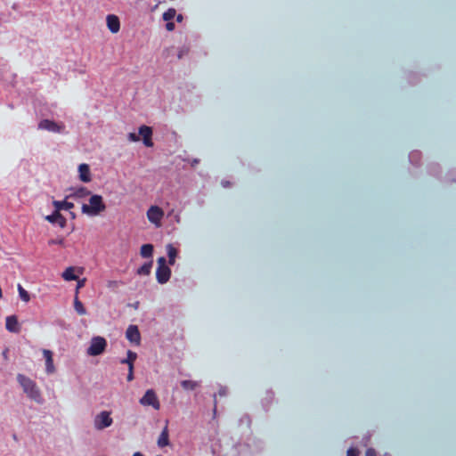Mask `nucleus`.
<instances>
[{
    "label": "nucleus",
    "instance_id": "a878e982",
    "mask_svg": "<svg viewBox=\"0 0 456 456\" xmlns=\"http://www.w3.org/2000/svg\"><path fill=\"white\" fill-rule=\"evenodd\" d=\"M18 292H19V296H20V299L23 300L24 302L27 303L30 300L28 292L27 290H25L24 288L20 284H18Z\"/></svg>",
    "mask_w": 456,
    "mask_h": 456
},
{
    "label": "nucleus",
    "instance_id": "58836bf2",
    "mask_svg": "<svg viewBox=\"0 0 456 456\" xmlns=\"http://www.w3.org/2000/svg\"><path fill=\"white\" fill-rule=\"evenodd\" d=\"M198 163H199V160L198 159H194L191 165L194 166V165H196Z\"/></svg>",
    "mask_w": 456,
    "mask_h": 456
},
{
    "label": "nucleus",
    "instance_id": "5701e85b",
    "mask_svg": "<svg viewBox=\"0 0 456 456\" xmlns=\"http://www.w3.org/2000/svg\"><path fill=\"white\" fill-rule=\"evenodd\" d=\"M74 308L79 315H85L86 314V310L83 303L77 298V296L74 299Z\"/></svg>",
    "mask_w": 456,
    "mask_h": 456
},
{
    "label": "nucleus",
    "instance_id": "c9c22d12",
    "mask_svg": "<svg viewBox=\"0 0 456 456\" xmlns=\"http://www.w3.org/2000/svg\"><path fill=\"white\" fill-rule=\"evenodd\" d=\"M166 28H167L168 31H172V30H174V28H175V24H174V22H167V23L166 24Z\"/></svg>",
    "mask_w": 456,
    "mask_h": 456
},
{
    "label": "nucleus",
    "instance_id": "7c9ffc66",
    "mask_svg": "<svg viewBox=\"0 0 456 456\" xmlns=\"http://www.w3.org/2000/svg\"><path fill=\"white\" fill-rule=\"evenodd\" d=\"M359 452L354 448H349L346 452V456H358Z\"/></svg>",
    "mask_w": 456,
    "mask_h": 456
},
{
    "label": "nucleus",
    "instance_id": "473e14b6",
    "mask_svg": "<svg viewBox=\"0 0 456 456\" xmlns=\"http://www.w3.org/2000/svg\"><path fill=\"white\" fill-rule=\"evenodd\" d=\"M365 456H377L376 451L373 448H369L366 451Z\"/></svg>",
    "mask_w": 456,
    "mask_h": 456
},
{
    "label": "nucleus",
    "instance_id": "cd10ccee",
    "mask_svg": "<svg viewBox=\"0 0 456 456\" xmlns=\"http://www.w3.org/2000/svg\"><path fill=\"white\" fill-rule=\"evenodd\" d=\"M63 242H64V239H62V238L53 239V240H49V245H54V244L63 245Z\"/></svg>",
    "mask_w": 456,
    "mask_h": 456
},
{
    "label": "nucleus",
    "instance_id": "412c9836",
    "mask_svg": "<svg viewBox=\"0 0 456 456\" xmlns=\"http://www.w3.org/2000/svg\"><path fill=\"white\" fill-rule=\"evenodd\" d=\"M62 278L65 281H77L78 280L77 276L75 274V268L70 266L68 267L62 273Z\"/></svg>",
    "mask_w": 456,
    "mask_h": 456
},
{
    "label": "nucleus",
    "instance_id": "c756f323",
    "mask_svg": "<svg viewBox=\"0 0 456 456\" xmlns=\"http://www.w3.org/2000/svg\"><path fill=\"white\" fill-rule=\"evenodd\" d=\"M127 137L130 142H138L140 140L139 136L134 133H129Z\"/></svg>",
    "mask_w": 456,
    "mask_h": 456
},
{
    "label": "nucleus",
    "instance_id": "9d476101",
    "mask_svg": "<svg viewBox=\"0 0 456 456\" xmlns=\"http://www.w3.org/2000/svg\"><path fill=\"white\" fill-rule=\"evenodd\" d=\"M171 275V270L167 267H157L156 278L159 283L165 284L168 281Z\"/></svg>",
    "mask_w": 456,
    "mask_h": 456
},
{
    "label": "nucleus",
    "instance_id": "20e7f679",
    "mask_svg": "<svg viewBox=\"0 0 456 456\" xmlns=\"http://www.w3.org/2000/svg\"><path fill=\"white\" fill-rule=\"evenodd\" d=\"M113 419L110 417V412L102 411L98 413L94 419V427L96 430H103L112 425Z\"/></svg>",
    "mask_w": 456,
    "mask_h": 456
},
{
    "label": "nucleus",
    "instance_id": "1a4fd4ad",
    "mask_svg": "<svg viewBox=\"0 0 456 456\" xmlns=\"http://www.w3.org/2000/svg\"><path fill=\"white\" fill-rule=\"evenodd\" d=\"M139 134L142 137L143 144L146 147H152L153 142L151 141L152 129L151 127L142 125L139 127Z\"/></svg>",
    "mask_w": 456,
    "mask_h": 456
},
{
    "label": "nucleus",
    "instance_id": "6ab92c4d",
    "mask_svg": "<svg viewBox=\"0 0 456 456\" xmlns=\"http://www.w3.org/2000/svg\"><path fill=\"white\" fill-rule=\"evenodd\" d=\"M136 358H137V354L131 350H128L127 357L126 359H122L120 361V362L122 364H127L128 368H130V366H132V368H134V362L136 360Z\"/></svg>",
    "mask_w": 456,
    "mask_h": 456
},
{
    "label": "nucleus",
    "instance_id": "f704fd0d",
    "mask_svg": "<svg viewBox=\"0 0 456 456\" xmlns=\"http://www.w3.org/2000/svg\"><path fill=\"white\" fill-rule=\"evenodd\" d=\"M227 393H228V390L226 387H221L218 391V394L220 396H224L227 395Z\"/></svg>",
    "mask_w": 456,
    "mask_h": 456
},
{
    "label": "nucleus",
    "instance_id": "f8f14e48",
    "mask_svg": "<svg viewBox=\"0 0 456 456\" xmlns=\"http://www.w3.org/2000/svg\"><path fill=\"white\" fill-rule=\"evenodd\" d=\"M5 327L7 330L13 333H19L20 330L18 319L15 315H10L6 317Z\"/></svg>",
    "mask_w": 456,
    "mask_h": 456
},
{
    "label": "nucleus",
    "instance_id": "ea45409f",
    "mask_svg": "<svg viewBox=\"0 0 456 456\" xmlns=\"http://www.w3.org/2000/svg\"><path fill=\"white\" fill-rule=\"evenodd\" d=\"M223 184H224V187H226L227 183H223Z\"/></svg>",
    "mask_w": 456,
    "mask_h": 456
},
{
    "label": "nucleus",
    "instance_id": "f03ea898",
    "mask_svg": "<svg viewBox=\"0 0 456 456\" xmlns=\"http://www.w3.org/2000/svg\"><path fill=\"white\" fill-rule=\"evenodd\" d=\"M106 206L103 202L102 197L100 195H92L89 199V204H83L81 210L82 213L91 216H98L101 212L104 211Z\"/></svg>",
    "mask_w": 456,
    "mask_h": 456
},
{
    "label": "nucleus",
    "instance_id": "aec40b11",
    "mask_svg": "<svg viewBox=\"0 0 456 456\" xmlns=\"http://www.w3.org/2000/svg\"><path fill=\"white\" fill-rule=\"evenodd\" d=\"M167 256L169 258V260H168L169 265H173L175 264V257L177 256V250L172 244H167Z\"/></svg>",
    "mask_w": 456,
    "mask_h": 456
},
{
    "label": "nucleus",
    "instance_id": "2f4dec72",
    "mask_svg": "<svg viewBox=\"0 0 456 456\" xmlns=\"http://www.w3.org/2000/svg\"><path fill=\"white\" fill-rule=\"evenodd\" d=\"M133 379H134V368H132V366H130V368H128L127 380L132 381Z\"/></svg>",
    "mask_w": 456,
    "mask_h": 456
},
{
    "label": "nucleus",
    "instance_id": "393cba45",
    "mask_svg": "<svg viewBox=\"0 0 456 456\" xmlns=\"http://www.w3.org/2000/svg\"><path fill=\"white\" fill-rule=\"evenodd\" d=\"M181 386L185 390H194L196 387H199V383L197 381L192 380H183L181 382Z\"/></svg>",
    "mask_w": 456,
    "mask_h": 456
},
{
    "label": "nucleus",
    "instance_id": "b1692460",
    "mask_svg": "<svg viewBox=\"0 0 456 456\" xmlns=\"http://www.w3.org/2000/svg\"><path fill=\"white\" fill-rule=\"evenodd\" d=\"M152 264H153L152 261L145 263L143 265H142L137 270V273L140 275H149L151 273V270L152 268Z\"/></svg>",
    "mask_w": 456,
    "mask_h": 456
},
{
    "label": "nucleus",
    "instance_id": "4468645a",
    "mask_svg": "<svg viewBox=\"0 0 456 456\" xmlns=\"http://www.w3.org/2000/svg\"><path fill=\"white\" fill-rule=\"evenodd\" d=\"M43 354L45 359V370L48 374H53L55 371V368L53 365V353L52 351L48 349L43 350Z\"/></svg>",
    "mask_w": 456,
    "mask_h": 456
},
{
    "label": "nucleus",
    "instance_id": "0eeeda50",
    "mask_svg": "<svg viewBox=\"0 0 456 456\" xmlns=\"http://www.w3.org/2000/svg\"><path fill=\"white\" fill-rule=\"evenodd\" d=\"M164 216L163 210L157 207L151 206L147 211V217L149 221L156 225H159L160 220Z\"/></svg>",
    "mask_w": 456,
    "mask_h": 456
},
{
    "label": "nucleus",
    "instance_id": "4be33fe9",
    "mask_svg": "<svg viewBox=\"0 0 456 456\" xmlns=\"http://www.w3.org/2000/svg\"><path fill=\"white\" fill-rule=\"evenodd\" d=\"M141 256L142 257H151L153 253V246L151 244H144L141 247Z\"/></svg>",
    "mask_w": 456,
    "mask_h": 456
},
{
    "label": "nucleus",
    "instance_id": "9b49d317",
    "mask_svg": "<svg viewBox=\"0 0 456 456\" xmlns=\"http://www.w3.org/2000/svg\"><path fill=\"white\" fill-rule=\"evenodd\" d=\"M107 27L111 33H118L120 29V22L118 16L109 14L106 17Z\"/></svg>",
    "mask_w": 456,
    "mask_h": 456
},
{
    "label": "nucleus",
    "instance_id": "72a5a7b5",
    "mask_svg": "<svg viewBox=\"0 0 456 456\" xmlns=\"http://www.w3.org/2000/svg\"><path fill=\"white\" fill-rule=\"evenodd\" d=\"M85 283H86V279L78 280V281H77V292L78 291V289H80L82 287H84V286H85Z\"/></svg>",
    "mask_w": 456,
    "mask_h": 456
},
{
    "label": "nucleus",
    "instance_id": "4c0bfd02",
    "mask_svg": "<svg viewBox=\"0 0 456 456\" xmlns=\"http://www.w3.org/2000/svg\"><path fill=\"white\" fill-rule=\"evenodd\" d=\"M133 456H143L141 452H136L133 454Z\"/></svg>",
    "mask_w": 456,
    "mask_h": 456
},
{
    "label": "nucleus",
    "instance_id": "e433bc0d",
    "mask_svg": "<svg viewBox=\"0 0 456 456\" xmlns=\"http://www.w3.org/2000/svg\"><path fill=\"white\" fill-rule=\"evenodd\" d=\"M177 21H182L183 20V16L181 14H179L176 18Z\"/></svg>",
    "mask_w": 456,
    "mask_h": 456
},
{
    "label": "nucleus",
    "instance_id": "a211bd4d",
    "mask_svg": "<svg viewBox=\"0 0 456 456\" xmlns=\"http://www.w3.org/2000/svg\"><path fill=\"white\" fill-rule=\"evenodd\" d=\"M168 444H169L168 429H167V426H166L158 439V445L159 447H165V446L168 445Z\"/></svg>",
    "mask_w": 456,
    "mask_h": 456
},
{
    "label": "nucleus",
    "instance_id": "423d86ee",
    "mask_svg": "<svg viewBox=\"0 0 456 456\" xmlns=\"http://www.w3.org/2000/svg\"><path fill=\"white\" fill-rule=\"evenodd\" d=\"M139 402L142 405L152 406L155 410H159L160 407L156 393L152 389H148Z\"/></svg>",
    "mask_w": 456,
    "mask_h": 456
},
{
    "label": "nucleus",
    "instance_id": "ddd939ff",
    "mask_svg": "<svg viewBox=\"0 0 456 456\" xmlns=\"http://www.w3.org/2000/svg\"><path fill=\"white\" fill-rule=\"evenodd\" d=\"M45 219L52 224H58L61 228L66 225V218L57 210L52 215L45 216Z\"/></svg>",
    "mask_w": 456,
    "mask_h": 456
},
{
    "label": "nucleus",
    "instance_id": "39448f33",
    "mask_svg": "<svg viewBox=\"0 0 456 456\" xmlns=\"http://www.w3.org/2000/svg\"><path fill=\"white\" fill-rule=\"evenodd\" d=\"M38 129L62 134L65 131V126L62 123H57L50 119H43L38 123Z\"/></svg>",
    "mask_w": 456,
    "mask_h": 456
},
{
    "label": "nucleus",
    "instance_id": "dca6fc26",
    "mask_svg": "<svg viewBox=\"0 0 456 456\" xmlns=\"http://www.w3.org/2000/svg\"><path fill=\"white\" fill-rule=\"evenodd\" d=\"M90 191H88L86 188L85 187H80L78 189H76L72 193H70L69 196H67V199L68 198H73V199H82V198H85L88 195H90Z\"/></svg>",
    "mask_w": 456,
    "mask_h": 456
},
{
    "label": "nucleus",
    "instance_id": "bb28decb",
    "mask_svg": "<svg viewBox=\"0 0 456 456\" xmlns=\"http://www.w3.org/2000/svg\"><path fill=\"white\" fill-rule=\"evenodd\" d=\"M175 16V10L173 8L168 9L163 13L164 20L169 21Z\"/></svg>",
    "mask_w": 456,
    "mask_h": 456
},
{
    "label": "nucleus",
    "instance_id": "f257e3e1",
    "mask_svg": "<svg viewBox=\"0 0 456 456\" xmlns=\"http://www.w3.org/2000/svg\"><path fill=\"white\" fill-rule=\"evenodd\" d=\"M17 381L23 389V392L28 397L34 400L37 403L42 402V396L39 388L37 387L35 381L26 377L23 374L17 375Z\"/></svg>",
    "mask_w": 456,
    "mask_h": 456
},
{
    "label": "nucleus",
    "instance_id": "6e6552de",
    "mask_svg": "<svg viewBox=\"0 0 456 456\" xmlns=\"http://www.w3.org/2000/svg\"><path fill=\"white\" fill-rule=\"evenodd\" d=\"M126 338L131 343L138 346L141 341V334L136 325H129L126 331Z\"/></svg>",
    "mask_w": 456,
    "mask_h": 456
},
{
    "label": "nucleus",
    "instance_id": "7ed1b4c3",
    "mask_svg": "<svg viewBox=\"0 0 456 456\" xmlns=\"http://www.w3.org/2000/svg\"><path fill=\"white\" fill-rule=\"evenodd\" d=\"M107 342L102 337H94L91 339L90 346L87 348V354L96 356L102 354L106 348Z\"/></svg>",
    "mask_w": 456,
    "mask_h": 456
},
{
    "label": "nucleus",
    "instance_id": "f3484780",
    "mask_svg": "<svg viewBox=\"0 0 456 456\" xmlns=\"http://www.w3.org/2000/svg\"><path fill=\"white\" fill-rule=\"evenodd\" d=\"M55 210L60 212L62 209L69 210L74 208V204L72 202H69L67 200L60 201V200H53V202Z\"/></svg>",
    "mask_w": 456,
    "mask_h": 456
},
{
    "label": "nucleus",
    "instance_id": "c85d7f7f",
    "mask_svg": "<svg viewBox=\"0 0 456 456\" xmlns=\"http://www.w3.org/2000/svg\"><path fill=\"white\" fill-rule=\"evenodd\" d=\"M158 267H167V260L164 256H161L158 259Z\"/></svg>",
    "mask_w": 456,
    "mask_h": 456
},
{
    "label": "nucleus",
    "instance_id": "a19ab883",
    "mask_svg": "<svg viewBox=\"0 0 456 456\" xmlns=\"http://www.w3.org/2000/svg\"><path fill=\"white\" fill-rule=\"evenodd\" d=\"M223 184H224V187H226L227 183H223Z\"/></svg>",
    "mask_w": 456,
    "mask_h": 456
},
{
    "label": "nucleus",
    "instance_id": "2eb2a0df",
    "mask_svg": "<svg viewBox=\"0 0 456 456\" xmlns=\"http://www.w3.org/2000/svg\"><path fill=\"white\" fill-rule=\"evenodd\" d=\"M79 178L82 182L88 183L91 181L90 168L87 164H80L78 167Z\"/></svg>",
    "mask_w": 456,
    "mask_h": 456
}]
</instances>
